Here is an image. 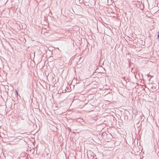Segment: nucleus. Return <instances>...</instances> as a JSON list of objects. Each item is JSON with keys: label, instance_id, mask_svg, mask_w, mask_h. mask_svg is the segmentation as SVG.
Wrapping results in <instances>:
<instances>
[{"label": "nucleus", "instance_id": "obj_1", "mask_svg": "<svg viewBox=\"0 0 159 159\" xmlns=\"http://www.w3.org/2000/svg\"><path fill=\"white\" fill-rule=\"evenodd\" d=\"M137 150H132L133 151H131V152L133 153V152H134L135 155H139L141 153L140 151L142 152L143 150H139V151H138Z\"/></svg>", "mask_w": 159, "mask_h": 159}, {"label": "nucleus", "instance_id": "obj_2", "mask_svg": "<svg viewBox=\"0 0 159 159\" xmlns=\"http://www.w3.org/2000/svg\"><path fill=\"white\" fill-rule=\"evenodd\" d=\"M88 150H84V155H85L86 154H87L88 156Z\"/></svg>", "mask_w": 159, "mask_h": 159}, {"label": "nucleus", "instance_id": "obj_3", "mask_svg": "<svg viewBox=\"0 0 159 159\" xmlns=\"http://www.w3.org/2000/svg\"><path fill=\"white\" fill-rule=\"evenodd\" d=\"M32 150H34L33 151V153H34V152H35V150H32V149H31V150H29V151H30V152H31V151Z\"/></svg>", "mask_w": 159, "mask_h": 159}, {"label": "nucleus", "instance_id": "obj_4", "mask_svg": "<svg viewBox=\"0 0 159 159\" xmlns=\"http://www.w3.org/2000/svg\"><path fill=\"white\" fill-rule=\"evenodd\" d=\"M38 149L36 150V154H39V152H38Z\"/></svg>", "mask_w": 159, "mask_h": 159}, {"label": "nucleus", "instance_id": "obj_5", "mask_svg": "<svg viewBox=\"0 0 159 159\" xmlns=\"http://www.w3.org/2000/svg\"><path fill=\"white\" fill-rule=\"evenodd\" d=\"M15 92H16V94L17 95H18V93L17 91L16 90V91H15Z\"/></svg>", "mask_w": 159, "mask_h": 159}, {"label": "nucleus", "instance_id": "obj_6", "mask_svg": "<svg viewBox=\"0 0 159 159\" xmlns=\"http://www.w3.org/2000/svg\"><path fill=\"white\" fill-rule=\"evenodd\" d=\"M158 38H159V32H158V35L157 36Z\"/></svg>", "mask_w": 159, "mask_h": 159}]
</instances>
